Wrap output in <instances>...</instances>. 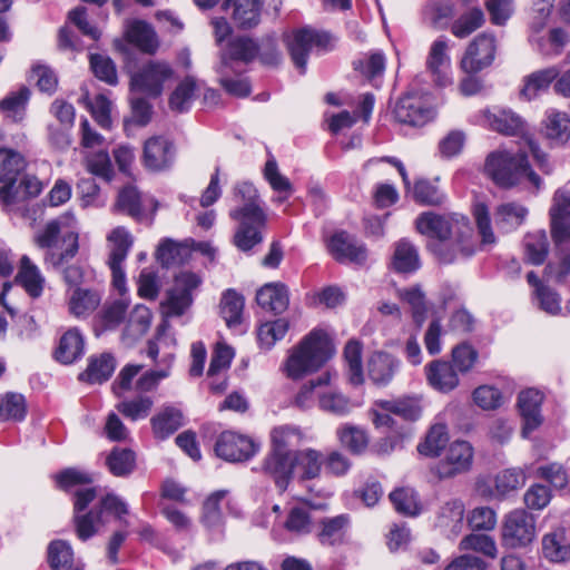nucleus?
<instances>
[{
    "label": "nucleus",
    "mask_w": 570,
    "mask_h": 570,
    "mask_svg": "<svg viewBox=\"0 0 570 570\" xmlns=\"http://www.w3.org/2000/svg\"><path fill=\"white\" fill-rule=\"evenodd\" d=\"M233 199L236 206L229 210V217L237 222L234 235L235 246L247 252L263 240L262 230L267 223V215L262 207L258 190L249 181L235 185Z\"/></svg>",
    "instance_id": "1"
},
{
    "label": "nucleus",
    "mask_w": 570,
    "mask_h": 570,
    "mask_svg": "<svg viewBox=\"0 0 570 570\" xmlns=\"http://www.w3.org/2000/svg\"><path fill=\"white\" fill-rule=\"evenodd\" d=\"M460 225L468 228L466 219L463 216L459 219L451 215H439L433 212L422 213L415 220L419 233L439 240L433 246V252L443 264L466 259L475 252L472 239L463 233L454 243L446 242L454 229L460 230Z\"/></svg>",
    "instance_id": "2"
},
{
    "label": "nucleus",
    "mask_w": 570,
    "mask_h": 570,
    "mask_svg": "<svg viewBox=\"0 0 570 570\" xmlns=\"http://www.w3.org/2000/svg\"><path fill=\"white\" fill-rule=\"evenodd\" d=\"M528 153L530 151L524 145H520L517 151L505 148L493 150L485 158L484 173L501 188L509 189L528 181L540 190L543 181L532 169Z\"/></svg>",
    "instance_id": "3"
},
{
    "label": "nucleus",
    "mask_w": 570,
    "mask_h": 570,
    "mask_svg": "<svg viewBox=\"0 0 570 570\" xmlns=\"http://www.w3.org/2000/svg\"><path fill=\"white\" fill-rule=\"evenodd\" d=\"M332 355L328 335L322 330H313L291 350L283 371L288 379L299 380L318 371Z\"/></svg>",
    "instance_id": "4"
},
{
    "label": "nucleus",
    "mask_w": 570,
    "mask_h": 570,
    "mask_svg": "<svg viewBox=\"0 0 570 570\" xmlns=\"http://www.w3.org/2000/svg\"><path fill=\"white\" fill-rule=\"evenodd\" d=\"M482 116L485 126L491 130L505 136H520L521 145L529 149L539 169L544 174L552 171L553 167L548 155L540 149L539 144L528 134L527 122L518 114L511 109L494 108L484 110Z\"/></svg>",
    "instance_id": "5"
},
{
    "label": "nucleus",
    "mask_w": 570,
    "mask_h": 570,
    "mask_svg": "<svg viewBox=\"0 0 570 570\" xmlns=\"http://www.w3.org/2000/svg\"><path fill=\"white\" fill-rule=\"evenodd\" d=\"M393 114L401 124L423 126L435 115L432 96L425 92L410 91L397 100Z\"/></svg>",
    "instance_id": "6"
},
{
    "label": "nucleus",
    "mask_w": 570,
    "mask_h": 570,
    "mask_svg": "<svg viewBox=\"0 0 570 570\" xmlns=\"http://www.w3.org/2000/svg\"><path fill=\"white\" fill-rule=\"evenodd\" d=\"M330 36L312 28L293 30L285 36V43L294 66L301 75L306 71L307 58L313 47H326Z\"/></svg>",
    "instance_id": "7"
},
{
    "label": "nucleus",
    "mask_w": 570,
    "mask_h": 570,
    "mask_svg": "<svg viewBox=\"0 0 570 570\" xmlns=\"http://www.w3.org/2000/svg\"><path fill=\"white\" fill-rule=\"evenodd\" d=\"M200 284V278L190 272H183L176 276L171 289L167 292L166 299L161 303L165 316H180L191 305V292Z\"/></svg>",
    "instance_id": "8"
},
{
    "label": "nucleus",
    "mask_w": 570,
    "mask_h": 570,
    "mask_svg": "<svg viewBox=\"0 0 570 570\" xmlns=\"http://www.w3.org/2000/svg\"><path fill=\"white\" fill-rule=\"evenodd\" d=\"M535 537L534 518L525 510L510 512L502 527V543L509 548L525 547Z\"/></svg>",
    "instance_id": "9"
},
{
    "label": "nucleus",
    "mask_w": 570,
    "mask_h": 570,
    "mask_svg": "<svg viewBox=\"0 0 570 570\" xmlns=\"http://www.w3.org/2000/svg\"><path fill=\"white\" fill-rule=\"evenodd\" d=\"M173 75V70L166 62L151 61L132 75L130 90L134 94L158 97L163 86Z\"/></svg>",
    "instance_id": "10"
},
{
    "label": "nucleus",
    "mask_w": 570,
    "mask_h": 570,
    "mask_svg": "<svg viewBox=\"0 0 570 570\" xmlns=\"http://www.w3.org/2000/svg\"><path fill=\"white\" fill-rule=\"evenodd\" d=\"M259 450V443L247 435L232 431L223 432L216 443L217 456L229 462H243L253 458Z\"/></svg>",
    "instance_id": "11"
},
{
    "label": "nucleus",
    "mask_w": 570,
    "mask_h": 570,
    "mask_svg": "<svg viewBox=\"0 0 570 570\" xmlns=\"http://www.w3.org/2000/svg\"><path fill=\"white\" fill-rule=\"evenodd\" d=\"M116 207L137 222L153 223L158 203L153 197L141 196L136 187H124L117 198Z\"/></svg>",
    "instance_id": "12"
},
{
    "label": "nucleus",
    "mask_w": 570,
    "mask_h": 570,
    "mask_svg": "<svg viewBox=\"0 0 570 570\" xmlns=\"http://www.w3.org/2000/svg\"><path fill=\"white\" fill-rule=\"evenodd\" d=\"M495 38L488 33H481L468 46L461 59V68L469 75L476 73L489 67L495 57Z\"/></svg>",
    "instance_id": "13"
},
{
    "label": "nucleus",
    "mask_w": 570,
    "mask_h": 570,
    "mask_svg": "<svg viewBox=\"0 0 570 570\" xmlns=\"http://www.w3.org/2000/svg\"><path fill=\"white\" fill-rule=\"evenodd\" d=\"M26 168L24 157L11 149H0V181L3 186L0 188V200L9 204L14 199V184Z\"/></svg>",
    "instance_id": "14"
},
{
    "label": "nucleus",
    "mask_w": 570,
    "mask_h": 570,
    "mask_svg": "<svg viewBox=\"0 0 570 570\" xmlns=\"http://www.w3.org/2000/svg\"><path fill=\"white\" fill-rule=\"evenodd\" d=\"M472 461V445L466 441H455L450 444L444 458L436 464L435 471L441 479L452 478L469 471Z\"/></svg>",
    "instance_id": "15"
},
{
    "label": "nucleus",
    "mask_w": 570,
    "mask_h": 570,
    "mask_svg": "<svg viewBox=\"0 0 570 570\" xmlns=\"http://www.w3.org/2000/svg\"><path fill=\"white\" fill-rule=\"evenodd\" d=\"M549 215L554 243L561 244L570 239V190L559 188L554 191Z\"/></svg>",
    "instance_id": "16"
},
{
    "label": "nucleus",
    "mask_w": 570,
    "mask_h": 570,
    "mask_svg": "<svg viewBox=\"0 0 570 570\" xmlns=\"http://www.w3.org/2000/svg\"><path fill=\"white\" fill-rule=\"evenodd\" d=\"M448 50L449 40L441 36L432 42L426 57V68L434 83L439 87H446L452 83L451 59Z\"/></svg>",
    "instance_id": "17"
},
{
    "label": "nucleus",
    "mask_w": 570,
    "mask_h": 570,
    "mask_svg": "<svg viewBox=\"0 0 570 570\" xmlns=\"http://www.w3.org/2000/svg\"><path fill=\"white\" fill-rule=\"evenodd\" d=\"M294 455L269 451L262 462L261 471L272 478L278 490L285 491L294 479Z\"/></svg>",
    "instance_id": "18"
},
{
    "label": "nucleus",
    "mask_w": 570,
    "mask_h": 570,
    "mask_svg": "<svg viewBox=\"0 0 570 570\" xmlns=\"http://www.w3.org/2000/svg\"><path fill=\"white\" fill-rule=\"evenodd\" d=\"M175 154V146L169 139L151 137L144 146V165L153 171L166 170L174 164Z\"/></svg>",
    "instance_id": "19"
},
{
    "label": "nucleus",
    "mask_w": 570,
    "mask_h": 570,
    "mask_svg": "<svg viewBox=\"0 0 570 570\" xmlns=\"http://www.w3.org/2000/svg\"><path fill=\"white\" fill-rule=\"evenodd\" d=\"M328 248L334 258L338 262L364 264L367 258V250L364 244L346 232L335 233L328 243Z\"/></svg>",
    "instance_id": "20"
},
{
    "label": "nucleus",
    "mask_w": 570,
    "mask_h": 570,
    "mask_svg": "<svg viewBox=\"0 0 570 570\" xmlns=\"http://www.w3.org/2000/svg\"><path fill=\"white\" fill-rule=\"evenodd\" d=\"M223 9L230 11L234 24L242 30L253 29L261 22L262 0H224Z\"/></svg>",
    "instance_id": "21"
},
{
    "label": "nucleus",
    "mask_w": 570,
    "mask_h": 570,
    "mask_svg": "<svg viewBox=\"0 0 570 570\" xmlns=\"http://www.w3.org/2000/svg\"><path fill=\"white\" fill-rule=\"evenodd\" d=\"M542 400L543 395L534 389H528L519 394L518 407L523 420V438H529L542 424L540 411Z\"/></svg>",
    "instance_id": "22"
},
{
    "label": "nucleus",
    "mask_w": 570,
    "mask_h": 570,
    "mask_svg": "<svg viewBox=\"0 0 570 570\" xmlns=\"http://www.w3.org/2000/svg\"><path fill=\"white\" fill-rule=\"evenodd\" d=\"M294 478L299 482L318 479L323 472V452L305 448L293 452Z\"/></svg>",
    "instance_id": "23"
},
{
    "label": "nucleus",
    "mask_w": 570,
    "mask_h": 570,
    "mask_svg": "<svg viewBox=\"0 0 570 570\" xmlns=\"http://www.w3.org/2000/svg\"><path fill=\"white\" fill-rule=\"evenodd\" d=\"M560 72V68L551 66L527 75L522 80L520 97L528 101L535 99L541 94L549 90L551 83L556 82Z\"/></svg>",
    "instance_id": "24"
},
{
    "label": "nucleus",
    "mask_w": 570,
    "mask_h": 570,
    "mask_svg": "<svg viewBox=\"0 0 570 570\" xmlns=\"http://www.w3.org/2000/svg\"><path fill=\"white\" fill-rule=\"evenodd\" d=\"M429 384L436 391L449 393L458 387L460 380L453 365L442 360H435L425 366Z\"/></svg>",
    "instance_id": "25"
},
{
    "label": "nucleus",
    "mask_w": 570,
    "mask_h": 570,
    "mask_svg": "<svg viewBox=\"0 0 570 570\" xmlns=\"http://www.w3.org/2000/svg\"><path fill=\"white\" fill-rule=\"evenodd\" d=\"M259 53V46L249 37H237L230 40L222 53L220 66L223 68H232L234 61L244 63L252 62Z\"/></svg>",
    "instance_id": "26"
},
{
    "label": "nucleus",
    "mask_w": 570,
    "mask_h": 570,
    "mask_svg": "<svg viewBox=\"0 0 570 570\" xmlns=\"http://www.w3.org/2000/svg\"><path fill=\"white\" fill-rule=\"evenodd\" d=\"M151 313L145 305H136L130 312L126 326L121 334L124 345L130 347L140 340L149 330Z\"/></svg>",
    "instance_id": "27"
},
{
    "label": "nucleus",
    "mask_w": 570,
    "mask_h": 570,
    "mask_svg": "<svg viewBox=\"0 0 570 570\" xmlns=\"http://www.w3.org/2000/svg\"><path fill=\"white\" fill-rule=\"evenodd\" d=\"M543 135L556 146L564 145L570 139V117L564 111L550 109L543 120Z\"/></svg>",
    "instance_id": "28"
},
{
    "label": "nucleus",
    "mask_w": 570,
    "mask_h": 570,
    "mask_svg": "<svg viewBox=\"0 0 570 570\" xmlns=\"http://www.w3.org/2000/svg\"><path fill=\"white\" fill-rule=\"evenodd\" d=\"M257 304L274 314H282L289 304L288 288L283 283H269L258 289Z\"/></svg>",
    "instance_id": "29"
},
{
    "label": "nucleus",
    "mask_w": 570,
    "mask_h": 570,
    "mask_svg": "<svg viewBox=\"0 0 570 570\" xmlns=\"http://www.w3.org/2000/svg\"><path fill=\"white\" fill-rule=\"evenodd\" d=\"M399 370V361L384 352L373 353L367 361V374L376 385H386Z\"/></svg>",
    "instance_id": "30"
},
{
    "label": "nucleus",
    "mask_w": 570,
    "mask_h": 570,
    "mask_svg": "<svg viewBox=\"0 0 570 570\" xmlns=\"http://www.w3.org/2000/svg\"><path fill=\"white\" fill-rule=\"evenodd\" d=\"M100 294L90 288L75 287L68 291V309L75 317H87L99 306Z\"/></svg>",
    "instance_id": "31"
},
{
    "label": "nucleus",
    "mask_w": 570,
    "mask_h": 570,
    "mask_svg": "<svg viewBox=\"0 0 570 570\" xmlns=\"http://www.w3.org/2000/svg\"><path fill=\"white\" fill-rule=\"evenodd\" d=\"M116 368L115 357L110 353L92 355L87 368L79 374V380L89 384H101L109 380Z\"/></svg>",
    "instance_id": "32"
},
{
    "label": "nucleus",
    "mask_w": 570,
    "mask_h": 570,
    "mask_svg": "<svg viewBox=\"0 0 570 570\" xmlns=\"http://www.w3.org/2000/svg\"><path fill=\"white\" fill-rule=\"evenodd\" d=\"M528 214L529 209L520 203H503L495 208L494 223L501 232L510 233L525 222Z\"/></svg>",
    "instance_id": "33"
},
{
    "label": "nucleus",
    "mask_w": 570,
    "mask_h": 570,
    "mask_svg": "<svg viewBox=\"0 0 570 570\" xmlns=\"http://www.w3.org/2000/svg\"><path fill=\"white\" fill-rule=\"evenodd\" d=\"M126 39L139 50L154 53L158 48L157 36L151 26L141 20H132L126 24Z\"/></svg>",
    "instance_id": "34"
},
{
    "label": "nucleus",
    "mask_w": 570,
    "mask_h": 570,
    "mask_svg": "<svg viewBox=\"0 0 570 570\" xmlns=\"http://www.w3.org/2000/svg\"><path fill=\"white\" fill-rule=\"evenodd\" d=\"M83 337L77 328L67 331L60 338L56 350V358L62 364H71L83 355Z\"/></svg>",
    "instance_id": "35"
},
{
    "label": "nucleus",
    "mask_w": 570,
    "mask_h": 570,
    "mask_svg": "<svg viewBox=\"0 0 570 570\" xmlns=\"http://www.w3.org/2000/svg\"><path fill=\"white\" fill-rule=\"evenodd\" d=\"M340 444L354 455L363 454L370 443L366 431L348 423L342 424L336 430Z\"/></svg>",
    "instance_id": "36"
},
{
    "label": "nucleus",
    "mask_w": 570,
    "mask_h": 570,
    "mask_svg": "<svg viewBox=\"0 0 570 570\" xmlns=\"http://www.w3.org/2000/svg\"><path fill=\"white\" fill-rule=\"evenodd\" d=\"M542 554L551 562H564L570 559V543L564 530L549 532L542 538Z\"/></svg>",
    "instance_id": "37"
},
{
    "label": "nucleus",
    "mask_w": 570,
    "mask_h": 570,
    "mask_svg": "<svg viewBox=\"0 0 570 570\" xmlns=\"http://www.w3.org/2000/svg\"><path fill=\"white\" fill-rule=\"evenodd\" d=\"M529 41L541 55L553 57L561 53L569 41V36L562 28H553L549 31L547 40L542 33H533L529 35Z\"/></svg>",
    "instance_id": "38"
},
{
    "label": "nucleus",
    "mask_w": 570,
    "mask_h": 570,
    "mask_svg": "<svg viewBox=\"0 0 570 570\" xmlns=\"http://www.w3.org/2000/svg\"><path fill=\"white\" fill-rule=\"evenodd\" d=\"M175 361L173 353H165L160 357V367L151 368L141 374L136 382V389L140 392H151L156 390L159 383L169 377Z\"/></svg>",
    "instance_id": "39"
},
{
    "label": "nucleus",
    "mask_w": 570,
    "mask_h": 570,
    "mask_svg": "<svg viewBox=\"0 0 570 570\" xmlns=\"http://www.w3.org/2000/svg\"><path fill=\"white\" fill-rule=\"evenodd\" d=\"M20 263V268L17 275L18 282L31 297H39L43 291V276L38 267L31 263L28 256H22Z\"/></svg>",
    "instance_id": "40"
},
{
    "label": "nucleus",
    "mask_w": 570,
    "mask_h": 570,
    "mask_svg": "<svg viewBox=\"0 0 570 570\" xmlns=\"http://www.w3.org/2000/svg\"><path fill=\"white\" fill-rule=\"evenodd\" d=\"M420 257L415 246L402 239L395 245L392 266L399 273H413L420 268Z\"/></svg>",
    "instance_id": "41"
},
{
    "label": "nucleus",
    "mask_w": 570,
    "mask_h": 570,
    "mask_svg": "<svg viewBox=\"0 0 570 570\" xmlns=\"http://www.w3.org/2000/svg\"><path fill=\"white\" fill-rule=\"evenodd\" d=\"M151 425L155 436L164 440L183 425V414L179 410L167 406L151 419Z\"/></svg>",
    "instance_id": "42"
},
{
    "label": "nucleus",
    "mask_w": 570,
    "mask_h": 570,
    "mask_svg": "<svg viewBox=\"0 0 570 570\" xmlns=\"http://www.w3.org/2000/svg\"><path fill=\"white\" fill-rule=\"evenodd\" d=\"M524 258L532 265H541L548 255L549 243L544 230L525 234L523 238Z\"/></svg>",
    "instance_id": "43"
},
{
    "label": "nucleus",
    "mask_w": 570,
    "mask_h": 570,
    "mask_svg": "<svg viewBox=\"0 0 570 570\" xmlns=\"http://www.w3.org/2000/svg\"><path fill=\"white\" fill-rule=\"evenodd\" d=\"M220 315L228 328H235L243 321L244 297L234 289H227L220 299Z\"/></svg>",
    "instance_id": "44"
},
{
    "label": "nucleus",
    "mask_w": 570,
    "mask_h": 570,
    "mask_svg": "<svg viewBox=\"0 0 570 570\" xmlns=\"http://www.w3.org/2000/svg\"><path fill=\"white\" fill-rule=\"evenodd\" d=\"M448 442V426L444 423L436 422L430 428L424 441L417 445V451L422 455L435 458L440 455Z\"/></svg>",
    "instance_id": "45"
},
{
    "label": "nucleus",
    "mask_w": 570,
    "mask_h": 570,
    "mask_svg": "<svg viewBox=\"0 0 570 570\" xmlns=\"http://www.w3.org/2000/svg\"><path fill=\"white\" fill-rule=\"evenodd\" d=\"M302 436V432L297 426H276L271 431V451L293 453L296 450H291V448L298 445Z\"/></svg>",
    "instance_id": "46"
},
{
    "label": "nucleus",
    "mask_w": 570,
    "mask_h": 570,
    "mask_svg": "<svg viewBox=\"0 0 570 570\" xmlns=\"http://www.w3.org/2000/svg\"><path fill=\"white\" fill-rule=\"evenodd\" d=\"M350 519L346 514L326 518L321 521V531L317 533L318 541L323 546L341 543L344 538Z\"/></svg>",
    "instance_id": "47"
},
{
    "label": "nucleus",
    "mask_w": 570,
    "mask_h": 570,
    "mask_svg": "<svg viewBox=\"0 0 570 570\" xmlns=\"http://www.w3.org/2000/svg\"><path fill=\"white\" fill-rule=\"evenodd\" d=\"M190 253L188 245L166 239L159 244L156 257L163 266L169 267L185 263Z\"/></svg>",
    "instance_id": "48"
},
{
    "label": "nucleus",
    "mask_w": 570,
    "mask_h": 570,
    "mask_svg": "<svg viewBox=\"0 0 570 570\" xmlns=\"http://www.w3.org/2000/svg\"><path fill=\"white\" fill-rule=\"evenodd\" d=\"M463 503L460 500H451L441 507L436 523L440 528L458 534L463 525Z\"/></svg>",
    "instance_id": "49"
},
{
    "label": "nucleus",
    "mask_w": 570,
    "mask_h": 570,
    "mask_svg": "<svg viewBox=\"0 0 570 570\" xmlns=\"http://www.w3.org/2000/svg\"><path fill=\"white\" fill-rule=\"evenodd\" d=\"M110 254L108 263L124 264L134 244L132 235L125 227H116L108 235Z\"/></svg>",
    "instance_id": "50"
},
{
    "label": "nucleus",
    "mask_w": 570,
    "mask_h": 570,
    "mask_svg": "<svg viewBox=\"0 0 570 570\" xmlns=\"http://www.w3.org/2000/svg\"><path fill=\"white\" fill-rule=\"evenodd\" d=\"M375 406L411 421L417 420L422 412L419 401L413 397L376 401Z\"/></svg>",
    "instance_id": "51"
},
{
    "label": "nucleus",
    "mask_w": 570,
    "mask_h": 570,
    "mask_svg": "<svg viewBox=\"0 0 570 570\" xmlns=\"http://www.w3.org/2000/svg\"><path fill=\"white\" fill-rule=\"evenodd\" d=\"M29 96V89L26 87L20 88L17 92H11L0 100L1 112L14 122L21 121L24 117Z\"/></svg>",
    "instance_id": "52"
},
{
    "label": "nucleus",
    "mask_w": 570,
    "mask_h": 570,
    "mask_svg": "<svg viewBox=\"0 0 570 570\" xmlns=\"http://www.w3.org/2000/svg\"><path fill=\"white\" fill-rule=\"evenodd\" d=\"M399 297L407 303L412 309L413 321L421 326L426 318V299L425 294L419 285L397 291Z\"/></svg>",
    "instance_id": "53"
},
{
    "label": "nucleus",
    "mask_w": 570,
    "mask_h": 570,
    "mask_svg": "<svg viewBox=\"0 0 570 570\" xmlns=\"http://www.w3.org/2000/svg\"><path fill=\"white\" fill-rule=\"evenodd\" d=\"M73 522L77 537L81 541H86L94 537L106 523L97 508L86 513L75 514Z\"/></svg>",
    "instance_id": "54"
},
{
    "label": "nucleus",
    "mask_w": 570,
    "mask_h": 570,
    "mask_svg": "<svg viewBox=\"0 0 570 570\" xmlns=\"http://www.w3.org/2000/svg\"><path fill=\"white\" fill-rule=\"evenodd\" d=\"M390 500L395 510L405 515L414 517L421 512L416 492L411 488L396 489L390 493Z\"/></svg>",
    "instance_id": "55"
},
{
    "label": "nucleus",
    "mask_w": 570,
    "mask_h": 570,
    "mask_svg": "<svg viewBox=\"0 0 570 570\" xmlns=\"http://www.w3.org/2000/svg\"><path fill=\"white\" fill-rule=\"evenodd\" d=\"M344 358L347 365L348 379L353 385H361L364 381L362 367V345L357 341H350L344 348Z\"/></svg>",
    "instance_id": "56"
},
{
    "label": "nucleus",
    "mask_w": 570,
    "mask_h": 570,
    "mask_svg": "<svg viewBox=\"0 0 570 570\" xmlns=\"http://www.w3.org/2000/svg\"><path fill=\"white\" fill-rule=\"evenodd\" d=\"M135 459L131 450L115 448L107 456L106 464L115 476H126L132 472Z\"/></svg>",
    "instance_id": "57"
},
{
    "label": "nucleus",
    "mask_w": 570,
    "mask_h": 570,
    "mask_svg": "<svg viewBox=\"0 0 570 570\" xmlns=\"http://www.w3.org/2000/svg\"><path fill=\"white\" fill-rule=\"evenodd\" d=\"M289 327L285 318L264 323L259 326L257 338L262 348L271 350L277 341H281Z\"/></svg>",
    "instance_id": "58"
},
{
    "label": "nucleus",
    "mask_w": 570,
    "mask_h": 570,
    "mask_svg": "<svg viewBox=\"0 0 570 570\" xmlns=\"http://www.w3.org/2000/svg\"><path fill=\"white\" fill-rule=\"evenodd\" d=\"M323 471L327 476L344 478L353 466L351 459L338 450L323 453Z\"/></svg>",
    "instance_id": "59"
},
{
    "label": "nucleus",
    "mask_w": 570,
    "mask_h": 570,
    "mask_svg": "<svg viewBox=\"0 0 570 570\" xmlns=\"http://www.w3.org/2000/svg\"><path fill=\"white\" fill-rule=\"evenodd\" d=\"M196 88V80L193 77H186L171 94L170 108L178 112L188 110L195 98Z\"/></svg>",
    "instance_id": "60"
},
{
    "label": "nucleus",
    "mask_w": 570,
    "mask_h": 570,
    "mask_svg": "<svg viewBox=\"0 0 570 570\" xmlns=\"http://www.w3.org/2000/svg\"><path fill=\"white\" fill-rule=\"evenodd\" d=\"M227 491H216L207 498L203 507L202 521L209 530H220L223 525V515L219 509V502L225 498Z\"/></svg>",
    "instance_id": "61"
},
{
    "label": "nucleus",
    "mask_w": 570,
    "mask_h": 570,
    "mask_svg": "<svg viewBox=\"0 0 570 570\" xmlns=\"http://www.w3.org/2000/svg\"><path fill=\"white\" fill-rule=\"evenodd\" d=\"M26 401L22 394L7 393L0 400V419L21 421L26 415Z\"/></svg>",
    "instance_id": "62"
},
{
    "label": "nucleus",
    "mask_w": 570,
    "mask_h": 570,
    "mask_svg": "<svg viewBox=\"0 0 570 570\" xmlns=\"http://www.w3.org/2000/svg\"><path fill=\"white\" fill-rule=\"evenodd\" d=\"M48 560L52 570L76 564L70 544L63 540L52 541L48 547Z\"/></svg>",
    "instance_id": "63"
},
{
    "label": "nucleus",
    "mask_w": 570,
    "mask_h": 570,
    "mask_svg": "<svg viewBox=\"0 0 570 570\" xmlns=\"http://www.w3.org/2000/svg\"><path fill=\"white\" fill-rule=\"evenodd\" d=\"M484 22V14L480 8H473L462 14L451 27L452 33L458 38H465L479 29Z\"/></svg>",
    "instance_id": "64"
}]
</instances>
